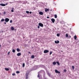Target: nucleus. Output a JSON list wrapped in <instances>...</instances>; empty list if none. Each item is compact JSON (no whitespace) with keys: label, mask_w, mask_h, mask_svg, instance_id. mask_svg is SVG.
Listing matches in <instances>:
<instances>
[{"label":"nucleus","mask_w":79,"mask_h":79,"mask_svg":"<svg viewBox=\"0 0 79 79\" xmlns=\"http://www.w3.org/2000/svg\"><path fill=\"white\" fill-rule=\"evenodd\" d=\"M8 5V3H6V4L2 3L0 4V5H1V6H6V5Z\"/></svg>","instance_id":"f257e3e1"},{"label":"nucleus","mask_w":79,"mask_h":79,"mask_svg":"<svg viewBox=\"0 0 79 79\" xmlns=\"http://www.w3.org/2000/svg\"><path fill=\"white\" fill-rule=\"evenodd\" d=\"M39 25L40 26H41V27H44V25L43 24L41 23H39Z\"/></svg>","instance_id":"f03ea898"},{"label":"nucleus","mask_w":79,"mask_h":79,"mask_svg":"<svg viewBox=\"0 0 79 79\" xmlns=\"http://www.w3.org/2000/svg\"><path fill=\"white\" fill-rule=\"evenodd\" d=\"M48 52H49V51L48 50H46L44 51V53H48Z\"/></svg>","instance_id":"7ed1b4c3"},{"label":"nucleus","mask_w":79,"mask_h":79,"mask_svg":"<svg viewBox=\"0 0 79 79\" xmlns=\"http://www.w3.org/2000/svg\"><path fill=\"white\" fill-rule=\"evenodd\" d=\"M34 69H33V70H36V69H38L37 68V66H35L34 67Z\"/></svg>","instance_id":"20e7f679"},{"label":"nucleus","mask_w":79,"mask_h":79,"mask_svg":"<svg viewBox=\"0 0 79 79\" xmlns=\"http://www.w3.org/2000/svg\"><path fill=\"white\" fill-rule=\"evenodd\" d=\"M55 72L56 73H58V74H60V72L59 71H58V70H57L56 69L55 70Z\"/></svg>","instance_id":"39448f33"},{"label":"nucleus","mask_w":79,"mask_h":79,"mask_svg":"<svg viewBox=\"0 0 79 79\" xmlns=\"http://www.w3.org/2000/svg\"><path fill=\"white\" fill-rule=\"evenodd\" d=\"M55 44H59V43H60V41L58 40L55 41Z\"/></svg>","instance_id":"423d86ee"},{"label":"nucleus","mask_w":79,"mask_h":79,"mask_svg":"<svg viewBox=\"0 0 79 79\" xmlns=\"http://www.w3.org/2000/svg\"><path fill=\"white\" fill-rule=\"evenodd\" d=\"M21 53H19L17 54V56H21Z\"/></svg>","instance_id":"0eeeda50"},{"label":"nucleus","mask_w":79,"mask_h":79,"mask_svg":"<svg viewBox=\"0 0 79 79\" xmlns=\"http://www.w3.org/2000/svg\"><path fill=\"white\" fill-rule=\"evenodd\" d=\"M28 73H26V79H27L28 78Z\"/></svg>","instance_id":"6e6552de"},{"label":"nucleus","mask_w":79,"mask_h":79,"mask_svg":"<svg viewBox=\"0 0 79 79\" xmlns=\"http://www.w3.org/2000/svg\"><path fill=\"white\" fill-rule=\"evenodd\" d=\"M39 14L40 15H42L43 14V13L42 12H39Z\"/></svg>","instance_id":"1a4fd4ad"},{"label":"nucleus","mask_w":79,"mask_h":79,"mask_svg":"<svg viewBox=\"0 0 79 79\" xmlns=\"http://www.w3.org/2000/svg\"><path fill=\"white\" fill-rule=\"evenodd\" d=\"M11 29L12 31H14V30H15V28H14V27H11Z\"/></svg>","instance_id":"9d476101"},{"label":"nucleus","mask_w":79,"mask_h":79,"mask_svg":"<svg viewBox=\"0 0 79 79\" xmlns=\"http://www.w3.org/2000/svg\"><path fill=\"white\" fill-rule=\"evenodd\" d=\"M5 69L6 71H9V69L8 68H5Z\"/></svg>","instance_id":"9b49d317"},{"label":"nucleus","mask_w":79,"mask_h":79,"mask_svg":"<svg viewBox=\"0 0 79 79\" xmlns=\"http://www.w3.org/2000/svg\"><path fill=\"white\" fill-rule=\"evenodd\" d=\"M45 10V11L46 12H47V11H48L49 9H46Z\"/></svg>","instance_id":"f8f14e48"},{"label":"nucleus","mask_w":79,"mask_h":79,"mask_svg":"<svg viewBox=\"0 0 79 79\" xmlns=\"http://www.w3.org/2000/svg\"><path fill=\"white\" fill-rule=\"evenodd\" d=\"M56 64V62H53V65H55Z\"/></svg>","instance_id":"ddd939ff"},{"label":"nucleus","mask_w":79,"mask_h":79,"mask_svg":"<svg viewBox=\"0 0 79 79\" xmlns=\"http://www.w3.org/2000/svg\"><path fill=\"white\" fill-rule=\"evenodd\" d=\"M31 58H34V56L33 55L31 56Z\"/></svg>","instance_id":"4468645a"},{"label":"nucleus","mask_w":79,"mask_h":79,"mask_svg":"<svg viewBox=\"0 0 79 79\" xmlns=\"http://www.w3.org/2000/svg\"><path fill=\"white\" fill-rule=\"evenodd\" d=\"M66 37H68V38L69 37H68V34H66Z\"/></svg>","instance_id":"2eb2a0df"},{"label":"nucleus","mask_w":79,"mask_h":79,"mask_svg":"<svg viewBox=\"0 0 79 79\" xmlns=\"http://www.w3.org/2000/svg\"><path fill=\"white\" fill-rule=\"evenodd\" d=\"M74 37L75 38V40H76V39H77V36H76V35H75V36Z\"/></svg>","instance_id":"dca6fc26"},{"label":"nucleus","mask_w":79,"mask_h":79,"mask_svg":"<svg viewBox=\"0 0 79 79\" xmlns=\"http://www.w3.org/2000/svg\"><path fill=\"white\" fill-rule=\"evenodd\" d=\"M26 12L27 13V14H29V11H26Z\"/></svg>","instance_id":"f3484780"},{"label":"nucleus","mask_w":79,"mask_h":79,"mask_svg":"<svg viewBox=\"0 0 79 79\" xmlns=\"http://www.w3.org/2000/svg\"><path fill=\"white\" fill-rule=\"evenodd\" d=\"M16 73H17V74H19V71H17L16 72Z\"/></svg>","instance_id":"a211bd4d"},{"label":"nucleus","mask_w":79,"mask_h":79,"mask_svg":"<svg viewBox=\"0 0 79 79\" xmlns=\"http://www.w3.org/2000/svg\"><path fill=\"white\" fill-rule=\"evenodd\" d=\"M12 52H13V53H15V49H13L12 50Z\"/></svg>","instance_id":"6ab92c4d"},{"label":"nucleus","mask_w":79,"mask_h":79,"mask_svg":"<svg viewBox=\"0 0 79 79\" xmlns=\"http://www.w3.org/2000/svg\"><path fill=\"white\" fill-rule=\"evenodd\" d=\"M54 16L55 18H57V15H55Z\"/></svg>","instance_id":"aec40b11"},{"label":"nucleus","mask_w":79,"mask_h":79,"mask_svg":"<svg viewBox=\"0 0 79 79\" xmlns=\"http://www.w3.org/2000/svg\"><path fill=\"white\" fill-rule=\"evenodd\" d=\"M23 67H24V66H25V64L24 63H23Z\"/></svg>","instance_id":"412c9836"},{"label":"nucleus","mask_w":79,"mask_h":79,"mask_svg":"<svg viewBox=\"0 0 79 79\" xmlns=\"http://www.w3.org/2000/svg\"><path fill=\"white\" fill-rule=\"evenodd\" d=\"M5 20H10V19L8 18H6L5 19Z\"/></svg>","instance_id":"4be33fe9"},{"label":"nucleus","mask_w":79,"mask_h":79,"mask_svg":"<svg viewBox=\"0 0 79 79\" xmlns=\"http://www.w3.org/2000/svg\"><path fill=\"white\" fill-rule=\"evenodd\" d=\"M17 52H19V48H17Z\"/></svg>","instance_id":"5701e85b"},{"label":"nucleus","mask_w":79,"mask_h":79,"mask_svg":"<svg viewBox=\"0 0 79 79\" xmlns=\"http://www.w3.org/2000/svg\"><path fill=\"white\" fill-rule=\"evenodd\" d=\"M56 63L58 65H60V63L58 62H56Z\"/></svg>","instance_id":"b1692460"},{"label":"nucleus","mask_w":79,"mask_h":79,"mask_svg":"<svg viewBox=\"0 0 79 79\" xmlns=\"http://www.w3.org/2000/svg\"><path fill=\"white\" fill-rule=\"evenodd\" d=\"M57 37H59L60 36V34H57Z\"/></svg>","instance_id":"393cba45"},{"label":"nucleus","mask_w":79,"mask_h":79,"mask_svg":"<svg viewBox=\"0 0 79 79\" xmlns=\"http://www.w3.org/2000/svg\"><path fill=\"white\" fill-rule=\"evenodd\" d=\"M72 68L73 69H74V66H72Z\"/></svg>","instance_id":"a878e982"},{"label":"nucleus","mask_w":79,"mask_h":79,"mask_svg":"<svg viewBox=\"0 0 79 79\" xmlns=\"http://www.w3.org/2000/svg\"><path fill=\"white\" fill-rule=\"evenodd\" d=\"M52 22L53 23H55V20H52Z\"/></svg>","instance_id":"bb28decb"},{"label":"nucleus","mask_w":79,"mask_h":79,"mask_svg":"<svg viewBox=\"0 0 79 79\" xmlns=\"http://www.w3.org/2000/svg\"><path fill=\"white\" fill-rule=\"evenodd\" d=\"M5 21L6 22H8V21H9V20H5Z\"/></svg>","instance_id":"cd10ccee"},{"label":"nucleus","mask_w":79,"mask_h":79,"mask_svg":"<svg viewBox=\"0 0 79 79\" xmlns=\"http://www.w3.org/2000/svg\"><path fill=\"white\" fill-rule=\"evenodd\" d=\"M10 52H8V54H7V55H10Z\"/></svg>","instance_id":"c85d7f7f"},{"label":"nucleus","mask_w":79,"mask_h":79,"mask_svg":"<svg viewBox=\"0 0 79 79\" xmlns=\"http://www.w3.org/2000/svg\"><path fill=\"white\" fill-rule=\"evenodd\" d=\"M12 76H15V73H13L12 74Z\"/></svg>","instance_id":"c756f323"},{"label":"nucleus","mask_w":79,"mask_h":79,"mask_svg":"<svg viewBox=\"0 0 79 79\" xmlns=\"http://www.w3.org/2000/svg\"><path fill=\"white\" fill-rule=\"evenodd\" d=\"M38 29H39V28H40V26H38Z\"/></svg>","instance_id":"7c9ffc66"},{"label":"nucleus","mask_w":79,"mask_h":79,"mask_svg":"<svg viewBox=\"0 0 79 79\" xmlns=\"http://www.w3.org/2000/svg\"><path fill=\"white\" fill-rule=\"evenodd\" d=\"M11 12H14V10H11Z\"/></svg>","instance_id":"2f4dec72"},{"label":"nucleus","mask_w":79,"mask_h":79,"mask_svg":"<svg viewBox=\"0 0 79 79\" xmlns=\"http://www.w3.org/2000/svg\"><path fill=\"white\" fill-rule=\"evenodd\" d=\"M10 23H12V20H10Z\"/></svg>","instance_id":"473e14b6"},{"label":"nucleus","mask_w":79,"mask_h":79,"mask_svg":"<svg viewBox=\"0 0 79 79\" xmlns=\"http://www.w3.org/2000/svg\"><path fill=\"white\" fill-rule=\"evenodd\" d=\"M64 72H66V70L65 69L64 70Z\"/></svg>","instance_id":"72a5a7b5"},{"label":"nucleus","mask_w":79,"mask_h":79,"mask_svg":"<svg viewBox=\"0 0 79 79\" xmlns=\"http://www.w3.org/2000/svg\"><path fill=\"white\" fill-rule=\"evenodd\" d=\"M52 52H50V55H51V54H52Z\"/></svg>","instance_id":"f704fd0d"},{"label":"nucleus","mask_w":79,"mask_h":79,"mask_svg":"<svg viewBox=\"0 0 79 79\" xmlns=\"http://www.w3.org/2000/svg\"><path fill=\"white\" fill-rule=\"evenodd\" d=\"M40 76H39V75L38 74V77H39Z\"/></svg>","instance_id":"c9c22d12"},{"label":"nucleus","mask_w":79,"mask_h":79,"mask_svg":"<svg viewBox=\"0 0 79 79\" xmlns=\"http://www.w3.org/2000/svg\"><path fill=\"white\" fill-rule=\"evenodd\" d=\"M47 18H48V19L50 18V17H47Z\"/></svg>","instance_id":"e433bc0d"},{"label":"nucleus","mask_w":79,"mask_h":79,"mask_svg":"<svg viewBox=\"0 0 79 79\" xmlns=\"http://www.w3.org/2000/svg\"><path fill=\"white\" fill-rule=\"evenodd\" d=\"M30 14H31L32 13V12H30Z\"/></svg>","instance_id":"4c0bfd02"},{"label":"nucleus","mask_w":79,"mask_h":79,"mask_svg":"<svg viewBox=\"0 0 79 79\" xmlns=\"http://www.w3.org/2000/svg\"><path fill=\"white\" fill-rule=\"evenodd\" d=\"M3 21H4V20H1V22H2Z\"/></svg>","instance_id":"58836bf2"},{"label":"nucleus","mask_w":79,"mask_h":79,"mask_svg":"<svg viewBox=\"0 0 79 79\" xmlns=\"http://www.w3.org/2000/svg\"><path fill=\"white\" fill-rule=\"evenodd\" d=\"M51 20H55V19H51Z\"/></svg>","instance_id":"ea45409f"},{"label":"nucleus","mask_w":79,"mask_h":79,"mask_svg":"<svg viewBox=\"0 0 79 79\" xmlns=\"http://www.w3.org/2000/svg\"><path fill=\"white\" fill-rule=\"evenodd\" d=\"M1 20H5V19H1Z\"/></svg>","instance_id":"a19ab883"},{"label":"nucleus","mask_w":79,"mask_h":79,"mask_svg":"<svg viewBox=\"0 0 79 79\" xmlns=\"http://www.w3.org/2000/svg\"><path fill=\"white\" fill-rule=\"evenodd\" d=\"M5 23V24H6V22H5V23Z\"/></svg>","instance_id":"79ce46f5"},{"label":"nucleus","mask_w":79,"mask_h":79,"mask_svg":"<svg viewBox=\"0 0 79 79\" xmlns=\"http://www.w3.org/2000/svg\"><path fill=\"white\" fill-rule=\"evenodd\" d=\"M12 10H14V8H13L12 9Z\"/></svg>","instance_id":"37998d69"},{"label":"nucleus","mask_w":79,"mask_h":79,"mask_svg":"<svg viewBox=\"0 0 79 79\" xmlns=\"http://www.w3.org/2000/svg\"><path fill=\"white\" fill-rule=\"evenodd\" d=\"M29 53H31L30 52H29Z\"/></svg>","instance_id":"c03bdc74"},{"label":"nucleus","mask_w":79,"mask_h":79,"mask_svg":"<svg viewBox=\"0 0 79 79\" xmlns=\"http://www.w3.org/2000/svg\"><path fill=\"white\" fill-rule=\"evenodd\" d=\"M48 75L49 76V75H50L49 74H48Z\"/></svg>","instance_id":"a18cd8bd"},{"label":"nucleus","mask_w":79,"mask_h":79,"mask_svg":"<svg viewBox=\"0 0 79 79\" xmlns=\"http://www.w3.org/2000/svg\"><path fill=\"white\" fill-rule=\"evenodd\" d=\"M69 37L71 38V36H69Z\"/></svg>","instance_id":"49530a36"},{"label":"nucleus","mask_w":79,"mask_h":79,"mask_svg":"<svg viewBox=\"0 0 79 79\" xmlns=\"http://www.w3.org/2000/svg\"><path fill=\"white\" fill-rule=\"evenodd\" d=\"M0 47H1V46L0 45Z\"/></svg>","instance_id":"de8ad7c7"},{"label":"nucleus","mask_w":79,"mask_h":79,"mask_svg":"<svg viewBox=\"0 0 79 79\" xmlns=\"http://www.w3.org/2000/svg\"><path fill=\"white\" fill-rule=\"evenodd\" d=\"M1 14L0 13V14Z\"/></svg>","instance_id":"09e8293b"}]
</instances>
